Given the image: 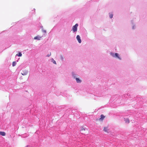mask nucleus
<instances>
[{
	"label": "nucleus",
	"instance_id": "11",
	"mask_svg": "<svg viewBox=\"0 0 147 147\" xmlns=\"http://www.w3.org/2000/svg\"><path fill=\"white\" fill-rule=\"evenodd\" d=\"M125 123H129V120L128 119H124Z\"/></svg>",
	"mask_w": 147,
	"mask_h": 147
},
{
	"label": "nucleus",
	"instance_id": "1",
	"mask_svg": "<svg viewBox=\"0 0 147 147\" xmlns=\"http://www.w3.org/2000/svg\"><path fill=\"white\" fill-rule=\"evenodd\" d=\"M110 54L113 57L117 58L120 60L121 59V58L119 56V54L117 53H114L112 52H111L110 53Z\"/></svg>",
	"mask_w": 147,
	"mask_h": 147
},
{
	"label": "nucleus",
	"instance_id": "13",
	"mask_svg": "<svg viewBox=\"0 0 147 147\" xmlns=\"http://www.w3.org/2000/svg\"><path fill=\"white\" fill-rule=\"evenodd\" d=\"M104 131L105 132H107L108 131V128L107 127H105L104 129Z\"/></svg>",
	"mask_w": 147,
	"mask_h": 147
},
{
	"label": "nucleus",
	"instance_id": "7",
	"mask_svg": "<svg viewBox=\"0 0 147 147\" xmlns=\"http://www.w3.org/2000/svg\"><path fill=\"white\" fill-rule=\"evenodd\" d=\"M0 135L3 136H4L6 135V133L4 131H0Z\"/></svg>",
	"mask_w": 147,
	"mask_h": 147
},
{
	"label": "nucleus",
	"instance_id": "10",
	"mask_svg": "<svg viewBox=\"0 0 147 147\" xmlns=\"http://www.w3.org/2000/svg\"><path fill=\"white\" fill-rule=\"evenodd\" d=\"M22 55V54L21 53V52H19L18 53V54H17L16 55V56H18L19 57H21Z\"/></svg>",
	"mask_w": 147,
	"mask_h": 147
},
{
	"label": "nucleus",
	"instance_id": "12",
	"mask_svg": "<svg viewBox=\"0 0 147 147\" xmlns=\"http://www.w3.org/2000/svg\"><path fill=\"white\" fill-rule=\"evenodd\" d=\"M104 118H105V116H104V115H100V119L102 120L104 119Z\"/></svg>",
	"mask_w": 147,
	"mask_h": 147
},
{
	"label": "nucleus",
	"instance_id": "4",
	"mask_svg": "<svg viewBox=\"0 0 147 147\" xmlns=\"http://www.w3.org/2000/svg\"><path fill=\"white\" fill-rule=\"evenodd\" d=\"M76 38L77 40H78L79 43H81V40L79 35H78L77 36Z\"/></svg>",
	"mask_w": 147,
	"mask_h": 147
},
{
	"label": "nucleus",
	"instance_id": "6",
	"mask_svg": "<svg viewBox=\"0 0 147 147\" xmlns=\"http://www.w3.org/2000/svg\"><path fill=\"white\" fill-rule=\"evenodd\" d=\"M75 79L76 80V82L77 83H81L82 82L81 80L79 78H76Z\"/></svg>",
	"mask_w": 147,
	"mask_h": 147
},
{
	"label": "nucleus",
	"instance_id": "15",
	"mask_svg": "<svg viewBox=\"0 0 147 147\" xmlns=\"http://www.w3.org/2000/svg\"><path fill=\"white\" fill-rule=\"evenodd\" d=\"M16 63L14 61L12 63V66H14L16 65Z\"/></svg>",
	"mask_w": 147,
	"mask_h": 147
},
{
	"label": "nucleus",
	"instance_id": "14",
	"mask_svg": "<svg viewBox=\"0 0 147 147\" xmlns=\"http://www.w3.org/2000/svg\"><path fill=\"white\" fill-rule=\"evenodd\" d=\"M109 17L110 18H111L113 17V14L112 13H109Z\"/></svg>",
	"mask_w": 147,
	"mask_h": 147
},
{
	"label": "nucleus",
	"instance_id": "8",
	"mask_svg": "<svg viewBox=\"0 0 147 147\" xmlns=\"http://www.w3.org/2000/svg\"><path fill=\"white\" fill-rule=\"evenodd\" d=\"M51 62H52L53 63L56 64V61L53 58H51L50 59Z\"/></svg>",
	"mask_w": 147,
	"mask_h": 147
},
{
	"label": "nucleus",
	"instance_id": "5",
	"mask_svg": "<svg viewBox=\"0 0 147 147\" xmlns=\"http://www.w3.org/2000/svg\"><path fill=\"white\" fill-rule=\"evenodd\" d=\"M41 37L39 36H36L34 38V39L35 40H39L40 39Z\"/></svg>",
	"mask_w": 147,
	"mask_h": 147
},
{
	"label": "nucleus",
	"instance_id": "9",
	"mask_svg": "<svg viewBox=\"0 0 147 147\" xmlns=\"http://www.w3.org/2000/svg\"><path fill=\"white\" fill-rule=\"evenodd\" d=\"M72 76L74 78H77V75L74 72H72Z\"/></svg>",
	"mask_w": 147,
	"mask_h": 147
},
{
	"label": "nucleus",
	"instance_id": "16",
	"mask_svg": "<svg viewBox=\"0 0 147 147\" xmlns=\"http://www.w3.org/2000/svg\"><path fill=\"white\" fill-rule=\"evenodd\" d=\"M61 59L62 60V61L63 60V58L62 56H61Z\"/></svg>",
	"mask_w": 147,
	"mask_h": 147
},
{
	"label": "nucleus",
	"instance_id": "17",
	"mask_svg": "<svg viewBox=\"0 0 147 147\" xmlns=\"http://www.w3.org/2000/svg\"><path fill=\"white\" fill-rule=\"evenodd\" d=\"M51 55V53H50V54H49L47 55V57H49Z\"/></svg>",
	"mask_w": 147,
	"mask_h": 147
},
{
	"label": "nucleus",
	"instance_id": "2",
	"mask_svg": "<svg viewBox=\"0 0 147 147\" xmlns=\"http://www.w3.org/2000/svg\"><path fill=\"white\" fill-rule=\"evenodd\" d=\"M78 26V24H76L75 25L73 26L72 29L74 33L76 32L77 31Z\"/></svg>",
	"mask_w": 147,
	"mask_h": 147
},
{
	"label": "nucleus",
	"instance_id": "19",
	"mask_svg": "<svg viewBox=\"0 0 147 147\" xmlns=\"http://www.w3.org/2000/svg\"><path fill=\"white\" fill-rule=\"evenodd\" d=\"M133 29H134V26H133Z\"/></svg>",
	"mask_w": 147,
	"mask_h": 147
},
{
	"label": "nucleus",
	"instance_id": "18",
	"mask_svg": "<svg viewBox=\"0 0 147 147\" xmlns=\"http://www.w3.org/2000/svg\"><path fill=\"white\" fill-rule=\"evenodd\" d=\"M43 32H44L45 33H46V30H43Z\"/></svg>",
	"mask_w": 147,
	"mask_h": 147
},
{
	"label": "nucleus",
	"instance_id": "3",
	"mask_svg": "<svg viewBox=\"0 0 147 147\" xmlns=\"http://www.w3.org/2000/svg\"><path fill=\"white\" fill-rule=\"evenodd\" d=\"M28 73V71L27 70L22 71V74L23 75H26Z\"/></svg>",
	"mask_w": 147,
	"mask_h": 147
}]
</instances>
